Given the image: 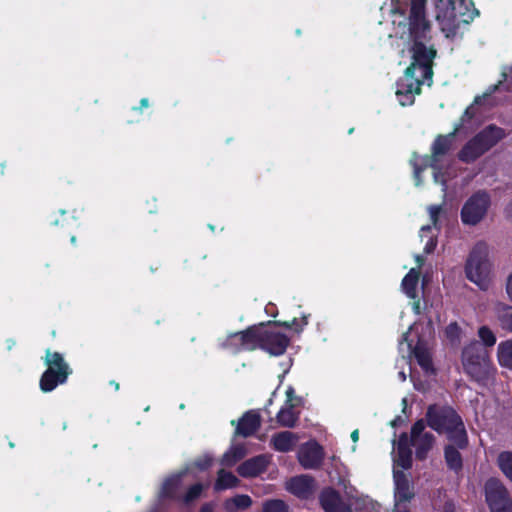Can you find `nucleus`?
<instances>
[{"instance_id":"1","label":"nucleus","mask_w":512,"mask_h":512,"mask_svg":"<svg viewBox=\"0 0 512 512\" xmlns=\"http://www.w3.org/2000/svg\"><path fill=\"white\" fill-rule=\"evenodd\" d=\"M393 23L403 27L402 55L406 53L411 64L397 81L396 97L402 106L411 105L422 84L432 85V63L436 51L427 45L429 24L425 18L426 0H391Z\"/></svg>"},{"instance_id":"36","label":"nucleus","mask_w":512,"mask_h":512,"mask_svg":"<svg viewBox=\"0 0 512 512\" xmlns=\"http://www.w3.org/2000/svg\"><path fill=\"white\" fill-rule=\"evenodd\" d=\"M445 335L451 343H459L462 337V329L456 322H452L446 327Z\"/></svg>"},{"instance_id":"46","label":"nucleus","mask_w":512,"mask_h":512,"mask_svg":"<svg viewBox=\"0 0 512 512\" xmlns=\"http://www.w3.org/2000/svg\"><path fill=\"white\" fill-rule=\"evenodd\" d=\"M75 241H76V238H75L74 236H73V237H71V242H72V243H75Z\"/></svg>"},{"instance_id":"19","label":"nucleus","mask_w":512,"mask_h":512,"mask_svg":"<svg viewBox=\"0 0 512 512\" xmlns=\"http://www.w3.org/2000/svg\"><path fill=\"white\" fill-rule=\"evenodd\" d=\"M425 424L422 420L417 421L411 429V442L415 447L416 456L424 459L428 451L432 448L434 437L431 433L425 432Z\"/></svg>"},{"instance_id":"34","label":"nucleus","mask_w":512,"mask_h":512,"mask_svg":"<svg viewBox=\"0 0 512 512\" xmlns=\"http://www.w3.org/2000/svg\"><path fill=\"white\" fill-rule=\"evenodd\" d=\"M262 512H289V507L281 499H271L263 503Z\"/></svg>"},{"instance_id":"15","label":"nucleus","mask_w":512,"mask_h":512,"mask_svg":"<svg viewBox=\"0 0 512 512\" xmlns=\"http://www.w3.org/2000/svg\"><path fill=\"white\" fill-rule=\"evenodd\" d=\"M324 449L315 440H310L299 447L297 459L304 469H317L324 459Z\"/></svg>"},{"instance_id":"21","label":"nucleus","mask_w":512,"mask_h":512,"mask_svg":"<svg viewBox=\"0 0 512 512\" xmlns=\"http://www.w3.org/2000/svg\"><path fill=\"white\" fill-rule=\"evenodd\" d=\"M392 457L394 470H399L398 468L409 469L411 467V450L409 448L408 437L406 434H402L397 443L394 442Z\"/></svg>"},{"instance_id":"31","label":"nucleus","mask_w":512,"mask_h":512,"mask_svg":"<svg viewBox=\"0 0 512 512\" xmlns=\"http://www.w3.org/2000/svg\"><path fill=\"white\" fill-rule=\"evenodd\" d=\"M455 444L446 446L445 460L448 467L452 470H459L462 467V458L459 451L454 447Z\"/></svg>"},{"instance_id":"44","label":"nucleus","mask_w":512,"mask_h":512,"mask_svg":"<svg viewBox=\"0 0 512 512\" xmlns=\"http://www.w3.org/2000/svg\"><path fill=\"white\" fill-rule=\"evenodd\" d=\"M398 377H399L400 381L404 382V381L406 380V374H405V372H404V371H400V372L398 373Z\"/></svg>"},{"instance_id":"27","label":"nucleus","mask_w":512,"mask_h":512,"mask_svg":"<svg viewBox=\"0 0 512 512\" xmlns=\"http://www.w3.org/2000/svg\"><path fill=\"white\" fill-rule=\"evenodd\" d=\"M252 503L253 501L249 495L238 494L226 499L223 506L227 512H238L248 509Z\"/></svg>"},{"instance_id":"17","label":"nucleus","mask_w":512,"mask_h":512,"mask_svg":"<svg viewBox=\"0 0 512 512\" xmlns=\"http://www.w3.org/2000/svg\"><path fill=\"white\" fill-rule=\"evenodd\" d=\"M394 485H395V507L394 512H408L406 510V503L409 502L413 496V489L401 470H393Z\"/></svg>"},{"instance_id":"29","label":"nucleus","mask_w":512,"mask_h":512,"mask_svg":"<svg viewBox=\"0 0 512 512\" xmlns=\"http://www.w3.org/2000/svg\"><path fill=\"white\" fill-rule=\"evenodd\" d=\"M495 311L500 327L503 330L512 333V306L499 303L497 304Z\"/></svg>"},{"instance_id":"45","label":"nucleus","mask_w":512,"mask_h":512,"mask_svg":"<svg viewBox=\"0 0 512 512\" xmlns=\"http://www.w3.org/2000/svg\"><path fill=\"white\" fill-rule=\"evenodd\" d=\"M140 103L142 108L148 107V99L143 98Z\"/></svg>"},{"instance_id":"24","label":"nucleus","mask_w":512,"mask_h":512,"mask_svg":"<svg viewBox=\"0 0 512 512\" xmlns=\"http://www.w3.org/2000/svg\"><path fill=\"white\" fill-rule=\"evenodd\" d=\"M298 441L299 436L297 434L290 431H282L272 436L271 445L276 451L289 452Z\"/></svg>"},{"instance_id":"26","label":"nucleus","mask_w":512,"mask_h":512,"mask_svg":"<svg viewBox=\"0 0 512 512\" xmlns=\"http://www.w3.org/2000/svg\"><path fill=\"white\" fill-rule=\"evenodd\" d=\"M418 283L419 272L417 271V269L412 268L402 280V291L406 294L407 297L411 299H416Z\"/></svg>"},{"instance_id":"30","label":"nucleus","mask_w":512,"mask_h":512,"mask_svg":"<svg viewBox=\"0 0 512 512\" xmlns=\"http://www.w3.org/2000/svg\"><path fill=\"white\" fill-rule=\"evenodd\" d=\"M238 484L239 479L235 475L222 469L218 472V476L214 484V489L216 491H222L234 488L238 486Z\"/></svg>"},{"instance_id":"42","label":"nucleus","mask_w":512,"mask_h":512,"mask_svg":"<svg viewBox=\"0 0 512 512\" xmlns=\"http://www.w3.org/2000/svg\"><path fill=\"white\" fill-rule=\"evenodd\" d=\"M413 310L416 314L420 313V303L419 301L413 303Z\"/></svg>"},{"instance_id":"39","label":"nucleus","mask_w":512,"mask_h":512,"mask_svg":"<svg viewBox=\"0 0 512 512\" xmlns=\"http://www.w3.org/2000/svg\"><path fill=\"white\" fill-rule=\"evenodd\" d=\"M505 291L508 299L512 302V272L506 278Z\"/></svg>"},{"instance_id":"20","label":"nucleus","mask_w":512,"mask_h":512,"mask_svg":"<svg viewBox=\"0 0 512 512\" xmlns=\"http://www.w3.org/2000/svg\"><path fill=\"white\" fill-rule=\"evenodd\" d=\"M315 481L309 475H300L291 478L286 483V489L301 499H308L315 492Z\"/></svg>"},{"instance_id":"18","label":"nucleus","mask_w":512,"mask_h":512,"mask_svg":"<svg viewBox=\"0 0 512 512\" xmlns=\"http://www.w3.org/2000/svg\"><path fill=\"white\" fill-rule=\"evenodd\" d=\"M442 207L438 205L430 206L428 209L429 217L432 222L431 225L422 226L420 229V239L425 242L424 252L429 254L434 251L437 241L436 236L438 232V218L441 214Z\"/></svg>"},{"instance_id":"35","label":"nucleus","mask_w":512,"mask_h":512,"mask_svg":"<svg viewBox=\"0 0 512 512\" xmlns=\"http://www.w3.org/2000/svg\"><path fill=\"white\" fill-rule=\"evenodd\" d=\"M478 337L482 343V347H493L496 343L494 332L487 326H481L479 328Z\"/></svg>"},{"instance_id":"5","label":"nucleus","mask_w":512,"mask_h":512,"mask_svg":"<svg viewBox=\"0 0 512 512\" xmlns=\"http://www.w3.org/2000/svg\"><path fill=\"white\" fill-rule=\"evenodd\" d=\"M449 4L452 5L451 9L444 13L439 12L436 16L446 37H452L456 34L460 21L469 23L479 15L471 0H459L458 7H455L453 2Z\"/></svg>"},{"instance_id":"10","label":"nucleus","mask_w":512,"mask_h":512,"mask_svg":"<svg viewBox=\"0 0 512 512\" xmlns=\"http://www.w3.org/2000/svg\"><path fill=\"white\" fill-rule=\"evenodd\" d=\"M256 331L259 348L273 356L281 355L286 351L289 339L275 325L258 327Z\"/></svg>"},{"instance_id":"22","label":"nucleus","mask_w":512,"mask_h":512,"mask_svg":"<svg viewBox=\"0 0 512 512\" xmlns=\"http://www.w3.org/2000/svg\"><path fill=\"white\" fill-rule=\"evenodd\" d=\"M268 463L269 458L265 455H260L242 463L237 471L242 477H256L265 471Z\"/></svg>"},{"instance_id":"3","label":"nucleus","mask_w":512,"mask_h":512,"mask_svg":"<svg viewBox=\"0 0 512 512\" xmlns=\"http://www.w3.org/2000/svg\"><path fill=\"white\" fill-rule=\"evenodd\" d=\"M454 139V133H451L447 136H439L432 147V156L431 159L427 157H420L414 155L410 160L411 165L414 168V177L416 185L420 184V173L427 166H430L433 169V176L435 183H440L443 188L442 190L446 191V178L445 174H448V168L445 173L441 170L446 165L445 155L449 151L452 141Z\"/></svg>"},{"instance_id":"11","label":"nucleus","mask_w":512,"mask_h":512,"mask_svg":"<svg viewBox=\"0 0 512 512\" xmlns=\"http://www.w3.org/2000/svg\"><path fill=\"white\" fill-rule=\"evenodd\" d=\"M414 328L415 324L411 325L409 331L403 335L402 340L399 343V349L402 353H406L408 356L414 355L418 364L427 375L433 374L434 370L428 348L420 340H418L417 344L414 345V340L409 339L411 331Z\"/></svg>"},{"instance_id":"40","label":"nucleus","mask_w":512,"mask_h":512,"mask_svg":"<svg viewBox=\"0 0 512 512\" xmlns=\"http://www.w3.org/2000/svg\"><path fill=\"white\" fill-rule=\"evenodd\" d=\"M213 510H214V504L207 503L201 507L200 512H213Z\"/></svg>"},{"instance_id":"32","label":"nucleus","mask_w":512,"mask_h":512,"mask_svg":"<svg viewBox=\"0 0 512 512\" xmlns=\"http://www.w3.org/2000/svg\"><path fill=\"white\" fill-rule=\"evenodd\" d=\"M497 463L503 474L512 482V452L504 451L500 453Z\"/></svg>"},{"instance_id":"12","label":"nucleus","mask_w":512,"mask_h":512,"mask_svg":"<svg viewBox=\"0 0 512 512\" xmlns=\"http://www.w3.org/2000/svg\"><path fill=\"white\" fill-rule=\"evenodd\" d=\"M485 495L491 512H512V500L499 480L492 478L486 482Z\"/></svg>"},{"instance_id":"25","label":"nucleus","mask_w":512,"mask_h":512,"mask_svg":"<svg viewBox=\"0 0 512 512\" xmlns=\"http://www.w3.org/2000/svg\"><path fill=\"white\" fill-rule=\"evenodd\" d=\"M259 426V414L255 411H249L239 420L236 432L244 437H247L252 435Z\"/></svg>"},{"instance_id":"9","label":"nucleus","mask_w":512,"mask_h":512,"mask_svg":"<svg viewBox=\"0 0 512 512\" xmlns=\"http://www.w3.org/2000/svg\"><path fill=\"white\" fill-rule=\"evenodd\" d=\"M491 200L488 193L478 191L471 195L461 209V220L465 225L474 226L481 222L490 207Z\"/></svg>"},{"instance_id":"37","label":"nucleus","mask_w":512,"mask_h":512,"mask_svg":"<svg viewBox=\"0 0 512 512\" xmlns=\"http://www.w3.org/2000/svg\"><path fill=\"white\" fill-rule=\"evenodd\" d=\"M203 489H204L203 484L198 483V484L191 486L184 496V502L190 503V502L194 501L195 499H197L198 497H200Z\"/></svg>"},{"instance_id":"2","label":"nucleus","mask_w":512,"mask_h":512,"mask_svg":"<svg viewBox=\"0 0 512 512\" xmlns=\"http://www.w3.org/2000/svg\"><path fill=\"white\" fill-rule=\"evenodd\" d=\"M429 426L440 434H445L447 439L459 449L468 444L464 424L457 413L450 407L431 406L427 411Z\"/></svg>"},{"instance_id":"8","label":"nucleus","mask_w":512,"mask_h":512,"mask_svg":"<svg viewBox=\"0 0 512 512\" xmlns=\"http://www.w3.org/2000/svg\"><path fill=\"white\" fill-rule=\"evenodd\" d=\"M45 363L48 366L40 379V388L44 392L54 390L58 384L66 381L70 374V369L65 363L61 354L50 351L46 352Z\"/></svg>"},{"instance_id":"28","label":"nucleus","mask_w":512,"mask_h":512,"mask_svg":"<svg viewBox=\"0 0 512 512\" xmlns=\"http://www.w3.org/2000/svg\"><path fill=\"white\" fill-rule=\"evenodd\" d=\"M497 359L501 367L512 371V339L502 341L498 344Z\"/></svg>"},{"instance_id":"4","label":"nucleus","mask_w":512,"mask_h":512,"mask_svg":"<svg viewBox=\"0 0 512 512\" xmlns=\"http://www.w3.org/2000/svg\"><path fill=\"white\" fill-rule=\"evenodd\" d=\"M466 277L481 290H488L493 280V264L485 243H477L466 262Z\"/></svg>"},{"instance_id":"16","label":"nucleus","mask_w":512,"mask_h":512,"mask_svg":"<svg viewBox=\"0 0 512 512\" xmlns=\"http://www.w3.org/2000/svg\"><path fill=\"white\" fill-rule=\"evenodd\" d=\"M223 346L230 352L236 353L244 350H254L258 348L256 328H250L246 331L237 332L229 335Z\"/></svg>"},{"instance_id":"33","label":"nucleus","mask_w":512,"mask_h":512,"mask_svg":"<svg viewBox=\"0 0 512 512\" xmlns=\"http://www.w3.org/2000/svg\"><path fill=\"white\" fill-rule=\"evenodd\" d=\"M245 455V449L242 446H233L229 451H227L222 457V464L225 466H232L238 460H240Z\"/></svg>"},{"instance_id":"6","label":"nucleus","mask_w":512,"mask_h":512,"mask_svg":"<svg viewBox=\"0 0 512 512\" xmlns=\"http://www.w3.org/2000/svg\"><path fill=\"white\" fill-rule=\"evenodd\" d=\"M503 137L504 132L502 129L495 126H489L463 147L459 153V159L467 163L473 162Z\"/></svg>"},{"instance_id":"41","label":"nucleus","mask_w":512,"mask_h":512,"mask_svg":"<svg viewBox=\"0 0 512 512\" xmlns=\"http://www.w3.org/2000/svg\"><path fill=\"white\" fill-rule=\"evenodd\" d=\"M351 439L354 443L359 440V431L357 429L351 433Z\"/></svg>"},{"instance_id":"47","label":"nucleus","mask_w":512,"mask_h":512,"mask_svg":"<svg viewBox=\"0 0 512 512\" xmlns=\"http://www.w3.org/2000/svg\"><path fill=\"white\" fill-rule=\"evenodd\" d=\"M355 450H356V446L354 445V446L352 447V451H353V452H355Z\"/></svg>"},{"instance_id":"43","label":"nucleus","mask_w":512,"mask_h":512,"mask_svg":"<svg viewBox=\"0 0 512 512\" xmlns=\"http://www.w3.org/2000/svg\"><path fill=\"white\" fill-rule=\"evenodd\" d=\"M415 260H416V262L418 264V268H420L422 266V264H423V259L421 258L420 255H416L415 256Z\"/></svg>"},{"instance_id":"23","label":"nucleus","mask_w":512,"mask_h":512,"mask_svg":"<svg viewBox=\"0 0 512 512\" xmlns=\"http://www.w3.org/2000/svg\"><path fill=\"white\" fill-rule=\"evenodd\" d=\"M321 506L325 512H350V508L332 489H326L320 496Z\"/></svg>"},{"instance_id":"14","label":"nucleus","mask_w":512,"mask_h":512,"mask_svg":"<svg viewBox=\"0 0 512 512\" xmlns=\"http://www.w3.org/2000/svg\"><path fill=\"white\" fill-rule=\"evenodd\" d=\"M285 401L276 415L278 424L282 427H294L300 414L302 399L295 395L292 387L285 392Z\"/></svg>"},{"instance_id":"13","label":"nucleus","mask_w":512,"mask_h":512,"mask_svg":"<svg viewBox=\"0 0 512 512\" xmlns=\"http://www.w3.org/2000/svg\"><path fill=\"white\" fill-rule=\"evenodd\" d=\"M212 463V458L205 454L200 457L193 465L186 468L185 470L174 474L167 478L161 488L160 496L161 497H174L182 484V480L184 477L189 474H193V478L195 477L194 470L197 468L199 470L207 469Z\"/></svg>"},{"instance_id":"7","label":"nucleus","mask_w":512,"mask_h":512,"mask_svg":"<svg viewBox=\"0 0 512 512\" xmlns=\"http://www.w3.org/2000/svg\"><path fill=\"white\" fill-rule=\"evenodd\" d=\"M462 364L472 378L482 381L490 370L488 351L478 342H471L463 349Z\"/></svg>"},{"instance_id":"38","label":"nucleus","mask_w":512,"mask_h":512,"mask_svg":"<svg viewBox=\"0 0 512 512\" xmlns=\"http://www.w3.org/2000/svg\"><path fill=\"white\" fill-rule=\"evenodd\" d=\"M288 328H293L296 332H301L308 324V316L303 315L301 318H294L292 322L283 323Z\"/></svg>"}]
</instances>
